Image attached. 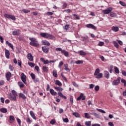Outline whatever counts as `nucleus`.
<instances>
[{
	"label": "nucleus",
	"mask_w": 126,
	"mask_h": 126,
	"mask_svg": "<svg viewBox=\"0 0 126 126\" xmlns=\"http://www.w3.org/2000/svg\"><path fill=\"white\" fill-rule=\"evenodd\" d=\"M53 75L54 77H58V74L57 73V71L53 70Z\"/></svg>",
	"instance_id": "58836bf2"
},
{
	"label": "nucleus",
	"mask_w": 126,
	"mask_h": 126,
	"mask_svg": "<svg viewBox=\"0 0 126 126\" xmlns=\"http://www.w3.org/2000/svg\"><path fill=\"white\" fill-rule=\"evenodd\" d=\"M117 41L118 42V43L119 44V45H120L121 46H123V41L119 40H117Z\"/></svg>",
	"instance_id": "69168bd1"
},
{
	"label": "nucleus",
	"mask_w": 126,
	"mask_h": 126,
	"mask_svg": "<svg viewBox=\"0 0 126 126\" xmlns=\"http://www.w3.org/2000/svg\"><path fill=\"white\" fill-rule=\"evenodd\" d=\"M14 121H15V118H14V116L11 115L9 116V124H13L14 123Z\"/></svg>",
	"instance_id": "9b49d317"
},
{
	"label": "nucleus",
	"mask_w": 126,
	"mask_h": 126,
	"mask_svg": "<svg viewBox=\"0 0 126 126\" xmlns=\"http://www.w3.org/2000/svg\"><path fill=\"white\" fill-rule=\"evenodd\" d=\"M31 76L32 80H35V79H36V76L33 73H32L31 74Z\"/></svg>",
	"instance_id": "a19ab883"
},
{
	"label": "nucleus",
	"mask_w": 126,
	"mask_h": 126,
	"mask_svg": "<svg viewBox=\"0 0 126 126\" xmlns=\"http://www.w3.org/2000/svg\"><path fill=\"white\" fill-rule=\"evenodd\" d=\"M40 60L42 62V63H43L44 64H48V63H49V60H45V59L43 58H41Z\"/></svg>",
	"instance_id": "2eb2a0df"
},
{
	"label": "nucleus",
	"mask_w": 126,
	"mask_h": 126,
	"mask_svg": "<svg viewBox=\"0 0 126 126\" xmlns=\"http://www.w3.org/2000/svg\"><path fill=\"white\" fill-rule=\"evenodd\" d=\"M0 101L1 102V103H2V104H3L4 103V98L0 97Z\"/></svg>",
	"instance_id": "774afa93"
},
{
	"label": "nucleus",
	"mask_w": 126,
	"mask_h": 126,
	"mask_svg": "<svg viewBox=\"0 0 126 126\" xmlns=\"http://www.w3.org/2000/svg\"><path fill=\"white\" fill-rule=\"evenodd\" d=\"M91 115H93V116L95 117V118H96L97 119H100V115H99L98 114H97L96 113H91Z\"/></svg>",
	"instance_id": "72a5a7b5"
},
{
	"label": "nucleus",
	"mask_w": 126,
	"mask_h": 126,
	"mask_svg": "<svg viewBox=\"0 0 126 126\" xmlns=\"http://www.w3.org/2000/svg\"><path fill=\"white\" fill-rule=\"evenodd\" d=\"M20 34V30H17L16 31H14L12 32V34L14 36H16V35H19Z\"/></svg>",
	"instance_id": "dca6fc26"
},
{
	"label": "nucleus",
	"mask_w": 126,
	"mask_h": 126,
	"mask_svg": "<svg viewBox=\"0 0 126 126\" xmlns=\"http://www.w3.org/2000/svg\"><path fill=\"white\" fill-rule=\"evenodd\" d=\"M28 64L31 66V67H34V66H35V63H32L31 62H29L28 63Z\"/></svg>",
	"instance_id": "4c0bfd02"
},
{
	"label": "nucleus",
	"mask_w": 126,
	"mask_h": 126,
	"mask_svg": "<svg viewBox=\"0 0 126 126\" xmlns=\"http://www.w3.org/2000/svg\"><path fill=\"white\" fill-rule=\"evenodd\" d=\"M73 116H75L76 118H79V114H78V113H76V112L73 113Z\"/></svg>",
	"instance_id": "603ef678"
},
{
	"label": "nucleus",
	"mask_w": 126,
	"mask_h": 126,
	"mask_svg": "<svg viewBox=\"0 0 126 126\" xmlns=\"http://www.w3.org/2000/svg\"><path fill=\"white\" fill-rule=\"evenodd\" d=\"M22 11H23V12H24V13H28L30 12V10H27L26 9H23Z\"/></svg>",
	"instance_id": "e2e57ef3"
},
{
	"label": "nucleus",
	"mask_w": 126,
	"mask_h": 126,
	"mask_svg": "<svg viewBox=\"0 0 126 126\" xmlns=\"http://www.w3.org/2000/svg\"><path fill=\"white\" fill-rule=\"evenodd\" d=\"M41 37L45 38V39H49L50 40H54L55 39V36L51 34L46 32H41L39 34Z\"/></svg>",
	"instance_id": "f257e3e1"
},
{
	"label": "nucleus",
	"mask_w": 126,
	"mask_h": 126,
	"mask_svg": "<svg viewBox=\"0 0 126 126\" xmlns=\"http://www.w3.org/2000/svg\"><path fill=\"white\" fill-rule=\"evenodd\" d=\"M55 84L56 85H58V86H60V87L63 85V84H62V82H61L59 80L55 81Z\"/></svg>",
	"instance_id": "2f4dec72"
},
{
	"label": "nucleus",
	"mask_w": 126,
	"mask_h": 126,
	"mask_svg": "<svg viewBox=\"0 0 126 126\" xmlns=\"http://www.w3.org/2000/svg\"><path fill=\"white\" fill-rule=\"evenodd\" d=\"M62 54L63 55H64V56H65V57H68V56H69V54H68V53L67 52V51H65V50H63L62 51Z\"/></svg>",
	"instance_id": "393cba45"
},
{
	"label": "nucleus",
	"mask_w": 126,
	"mask_h": 126,
	"mask_svg": "<svg viewBox=\"0 0 126 126\" xmlns=\"http://www.w3.org/2000/svg\"><path fill=\"white\" fill-rule=\"evenodd\" d=\"M4 17H5L6 18H8L9 19H12V20H14V21H15V20H16V18H15V16H13V15H9L8 14H4Z\"/></svg>",
	"instance_id": "39448f33"
},
{
	"label": "nucleus",
	"mask_w": 126,
	"mask_h": 126,
	"mask_svg": "<svg viewBox=\"0 0 126 126\" xmlns=\"http://www.w3.org/2000/svg\"><path fill=\"white\" fill-rule=\"evenodd\" d=\"M82 41H86L87 42H88V36H83L81 37Z\"/></svg>",
	"instance_id": "f704fd0d"
},
{
	"label": "nucleus",
	"mask_w": 126,
	"mask_h": 126,
	"mask_svg": "<svg viewBox=\"0 0 126 126\" xmlns=\"http://www.w3.org/2000/svg\"><path fill=\"white\" fill-rule=\"evenodd\" d=\"M42 44L43 45H44V46H48V47L51 45V44L49 41L47 40H43L42 41Z\"/></svg>",
	"instance_id": "6ab92c4d"
},
{
	"label": "nucleus",
	"mask_w": 126,
	"mask_h": 126,
	"mask_svg": "<svg viewBox=\"0 0 126 126\" xmlns=\"http://www.w3.org/2000/svg\"><path fill=\"white\" fill-rule=\"evenodd\" d=\"M104 75L105 77H106V78H107V79H109V78H110V73H109V72L107 71H104Z\"/></svg>",
	"instance_id": "5701e85b"
},
{
	"label": "nucleus",
	"mask_w": 126,
	"mask_h": 126,
	"mask_svg": "<svg viewBox=\"0 0 126 126\" xmlns=\"http://www.w3.org/2000/svg\"><path fill=\"white\" fill-rule=\"evenodd\" d=\"M98 45L99 46H100V47H102V46H103V45H104V42L100 41V42L98 43Z\"/></svg>",
	"instance_id": "680f3d73"
},
{
	"label": "nucleus",
	"mask_w": 126,
	"mask_h": 126,
	"mask_svg": "<svg viewBox=\"0 0 126 126\" xmlns=\"http://www.w3.org/2000/svg\"><path fill=\"white\" fill-rule=\"evenodd\" d=\"M113 44L114 45V47H115V48H117V49H118V48L119 47V44H118L117 43V42H116V41H113Z\"/></svg>",
	"instance_id": "a18cd8bd"
},
{
	"label": "nucleus",
	"mask_w": 126,
	"mask_h": 126,
	"mask_svg": "<svg viewBox=\"0 0 126 126\" xmlns=\"http://www.w3.org/2000/svg\"><path fill=\"white\" fill-rule=\"evenodd\" d=\"M50 124L51 125H55V124H56V120L55 119L51 120V121L50 122Z\"/></svg>",
	"instance_id": "09e8293b"
},
{
	"label": "nucleus",
	"mask_w": 126,
	"mask_h": 126,
	"mask_svg": "<svg viewBox=\"0 0 126 126\" xmlns=\"http://www.w3.org/2000/svg\"><path fill=\"white\" fill-rule=\"evenodd\" d=\"M21 78L22 81H23L25 84H26V75L24 74V73H22Z\"/></svg>",
	"instance_id": "6e6552de"
},
{
	"label": "nucleus",
	"mask_w": 126,
	"mask_h": 126,
	"mask_svg": "<svg viewBox=\"0 0 126 126\" xmlns=\"http://www.w3.org/2000/svg\"><path fill=\"white\" fill-rule=\"evenodd\" d=\"M5 43L8 46V47H10V48L12 49V50H14L13 45L11 43H9L8 41L6 40Z\"/></svg>",
	"instance_id": "b1692460"
},
{
	"label": "nucleus",
	"mask_w": 126,
	"mask_h": 126,
	"mask_svg": "<svg viewBox=\"0 0 126 126\" xmlns=\"http://www.w3.org/2000/svg\"><path fill=\"white\" fill-rule=\"evenodd\" d=\"M30 114L32 119H33L34 120H36V116H35V114H34V112H33V111H31L30 112Z\"/></svg>",
	"instance_id": "cd10ccee"
},
{
	"label": "nucleus",
	"mask_w": 126,
	"mask_h": 126,
	"mask_svg": "<svg viewBox=\"0 0 126 126\" xmlns=\"http://www.w3.org/2000/svg\"><path fill=\"white\" fill-rule=\"evenodd\" d=\"M86 27L87 28H91V29H94V30H96L97 29V28L93 25L92 24H89L86 25Z\"/></svg>",
	"instance_id": "1a4fd4ad"
},
{
	"label": "nucleus",
	"mask_w": 126,
	"mask_h": 126,
	"mask_svg": "<svg viewBox=\"0 0 126 126\" xmlns=\"http://www.w3.org/2000/svg\"><path fill=\"white\" fill-rule=\"evenodd\" d=\"M29 40L31 41L30 42V45L31 46H33V47H38L39 46V44H38V41H37V39L33 37H30Z\"/></svg>",
	"instance_id": "7ed1b4c3"
},
{
	"label": "nucleus",
	"mask_w": 126,
	"mask_h": 126,
	"mask_svg": "<svg viewBox=\"0 0 126 126\" xmlns=\"http://www.w3.org/2000/svg\"><path fill=\"white\" fill-rule=\"evenodd\" d=\"M5 56L6 59H9V56H10V53L9 52V50L6 49L5 51Z\"/></svg>",
	"instance_id": "4468645a"
},
{
	"label": "nucleus",
	"mask_w": 126,
	"mask_h": 126,
	"mask_svg": "<svg viewBox=\"0 0 126 126\" xmlns=\"http://www.w3.org/2000/svg\"><path fill=\"white\" fill-rule=\"evenodd\" d=\"M96 110L98 111V112H100V113H102L103 114H105L106 112L104 110H103V109H100L98 108H96Z\"/></svg>",
	"instance_id": "c03bdc74"
},
{
	"label": "nucleus",
	"mask_w": 126,
	"mask_h": 126,
	"mask_svg": "<svg viewBox=\"0 0 126 126\" xmlns=\"http://www.w3.org/2000/svg\"><path fill=\"white\" fill-rule=\"evenodd\" d=\"M67 6V4L66 3H64L62 6L63 9H64V8H65Z\"/></svg>",
	"instance_id": "4d7b16f0"
},
{
	"label": "nucleus",
	"mask_w": 126,
	"mask_h": 126,
	"mask_svg": "<svg viewBox=\"0 0 126 126\" xmlns=\"http://www.w3.org/2000/svg\"><path fill=\"white\" fill-rule=\"evenodd\" d=\"M99 90H100V87H99V86H96L94 87V90H95L96 92H98V91H99Z\"/></svg>",
	"instance_id": "3c124183"
},
{
	"label": "nucleus",
	"mask_w": 126,
	"mask_h": 126,
	"mask_svg": "<svg viewBox=\"0 0 126 126\" xmlns=\"http://www.w3.org/2000/svg\"><path fill=\"white\" fill-rule=\"evenodd\" d=\"M114 71H115V72L116 73H117L118 74L120 73V70H119V68H118V67L117 66L114 67Z\"/></svg>",
	"instance_id": "c9c22d12"
},
{
	"label": "nucleus",
	"mask_w": 126,
	"mask_h": 126,
	"mask_svg": "<svg viewBox=\"0 0 126 126\" xmlns=\"http://www.w3.org/2000/svg\"><path fill=\"white\" fill-rule=\"evenodd\" d=\"M9 68L11 71H13V66L11 64L9 65Z\"/></svg>",
	"instance_id": "864d4df0"
},
{
	"label": "nucleus",
	"mask_w": 126,
	"mask_h": 126,
	"mask_svg": "<svg viewBox=\"0 0 126 126\" xmlns=\"http://www.w3.org/2000/svg\"><path fill=\"white\" fill-rule=\"evenodd\" d=\"M12 94L8 95V98L11 100V101H16V97L17 96V93L15 90H12Z\"/></svg>",
	"instance_id": "f03ea898"
},
{
	"label": "nucleus",
	"mask_w": 126,
	"mask_h": 126,
	"mask_svg": "<svg viewBox=\"0 0 126 126\" xmlns=\"http://www.w3.org/2000/svg\"><path fill=\"white\" fill-rule=\"evenodd\" d=\"M27 57L28 60H29L30 62H33V56H32L31 53L28 54Z\"/></svg>",
	"instance_id": "f3484780"
},
{
	"label": "nucleus",
	"mask_w": 126,
	"mask_h": 126,
	"mask_svg": "<svg viewBox=\"0 0 126 126\" xmlns=\"http://www.w3.org/2000/svg\"><path fill=\"white\" fill-rule=\"evenodd\" d=\"M85 118H86V119H90V118H91V116H90V115H89V114L87 113H85Z\"/></svg>",
	"instance_id": "49530a36"
},
{
	"label": "nucleus",
	"mask_w": 126,
	"mask_h": 126,
	"mask_svg": "<svg viewBox=\"0 0 126 126\" xmlns=\"http://www.w3.org/2000/svg\"><path fill=\"white\" fill-rule=\"evenodd\" d=\"M72 15H73V17H74V19L75 20H76L77 19H79V17L77 16V15H76L75 14H73Z\"/></svg>",
	"instance_id": "37998d69"
},
{
	"label": "nucleus",
	"mask_w": 126,
	"mask_h": 126,
	"mask_svg": "<svg viewBox=\"0 0 126 126\" xmlns=\"http://www.w3.org/2000/svg\"><path fill=\"white\" fill-rule=\"evenodd\" d=\"M63 61H61L58 65V67L59 68H62V66H63Z\"/></svg>",
	"instance_id": "ea45409f"
},
{
	"label": "nucleus",
	"mask_w": 126,
	"mask_h": 126,
	"mask_svg": "<svg viewBox=\"0 0 126 126\" xmlns=\"http://www.w3.org/2000/svg\"><path fill=\"white\" fill-rule=\"evenodd\" d=\"M18 85L20 86V88H23L25 85L22 83V82H18Z\"/></svg>",
	"instance_id": "e433bc0d"
},
{
	"label": "nucleus",
	"mask_w": 126,
	"mask_h": 126,
	"mask_svg": "<svg viewBox=\"0 0 126 126\" xmlns=\"http://www.w3.org/2000/svg\"><path fill=\"white\" fill-rule=\"evenodd\" d=\"M17 122L18 125H21V120L19 118H17Z\"/></svg>",
	"instance_id": "bf43d9fd"
},
{
	"label": "nucleus",
	"mask_w": 126,
	"mask_h": 126,
	"mask_svg": "<svg viewBox=\"0 0 126 126\" xmlns=\"http://www.w3.org/2000/svg\"><path fill=\"white\" fill-rule=\"evenodd\" d=\"M79 54L80 56H82V57H84L87 55V53L83 51H80Z\"/></svg>",
	"instance_id": "c756f323"
},
{
	"label": "nucleus",
	"mask_w": 126,
	"mask_h": 126,
	"mask_svg": "<svg viewBox=\"0 0 126 126\" xmlns=\"http://www.w3.org/2000/svg\"><path fill=\"white\" fill-rule=\"evenodd\" d=\"M58 95H59V96H60V97H61L62 98L66 99V96L63 95V93H62L61 92L58 93Z\"/></svg>",
	"instance_id": "7c9ffc66"
},
{
	"label": "nucleus",
	"mask_w": 126,
	"mask_h": 126,
	"mask_svg": "<svg viewBox=\"0 0 126 126\" xmlns=\"http://www.w3.org/2000/svg\"><path fill=\"white\" fill-rule=\"evenodd\" d=\"M18 64L20 67H21V64H22V62L20 60H18Z\"/></svg>",
	"instance_id": "13d9d810"
},
{
	"label": "nucleus",
	"mask_w": 126,
	"mask_h": 126,
	"mask_svg": "<svg viewBox=\"0 0 126 126\" xmlns=\"http://www.w3.org/2000/svg\"><path fill=\"white\" fill-rule=\"evenodd\" d=\"M5 77L7 81H9V80H10V78H11V73H10V72H7L5 74Z\"/></svg>",
	"instance_id": "9d476101"
},
{
	"label": "nucleus",
	"mask_w": 126,
	"mask_h": 126,
	"mask_svg": "<svg viewBox=\"0 0 126 126\" xmlns=\"http://www.w3.org/2000/svg\"><path fill=\"white\" fill-rule=\"evenodd\" d=\"M68 28H69V25H66L64 26V29L67 31V30H68Z\"/></svg>",
	"instance_id": "052dcab7"
},
{
	"label": "nucleus",
	"mask_w": 126,
	"mask_h": 126,
	"mask_svg": "<svg viewBox=\"0 0 126 126\" xmlns=\"http://www.w3.org/2000/svg\"><path fill=\"white\" fill-rule=\"evenodd\" d=\"M55 50L57 51V52H61V54L63 52V50L62 48H56Z\"/></svg>",
	"instance_id": "de8ad7c7"
},
{
	"label": "nucleus",
	"mask_w": 126,
	"mask_h": 126,
	"mask_svg": "<svg viewBox=\"0 0 126 126\" xmlns=\"http://www.w3.org/2000/svg\"><path fill=\"white\" fill-rule=\"evenodd\" d=\"M49 91L51 95L53 96H56V95H57V92H55V91L52 89H51Z\"/></svg>",
	"instance_id": "412c9836"
},
{
	"label": "nucleus",
	"mask_w": 126,
	"mask_h": 126,
	"mask_svg": "<svg viewBox=\"0 0 126 126\" xmlns=\"http://www.w3.org/2000/svg\"><path fill=\"white\" fill-rule=\"evenodd\" d=\"M121 81L122 83H124L125 87H126V80L122 78Z\"/></svg>",
	"instance_id": "79ce46f5"
},
{
	"label": "nucleus",
	"mask_w": 126,
	"mask_h": 126,
	"mask_svg": "<svg viewBox=\"0 0 126 126\" xmlns=\"http://www.w3.org/2000/svg\"><path fill=\"white\" fill-rule=\"evenodd\" d=\"M110 16L111 17H117V13L111 11L110 13Z\"/></svg>",
	"instance_id": "a878e982"
},
{
	"label": "nucleus",
	"mask_w": 126,
	"mask_h": 126,
	"mask_svg": "<svg viewBox=\"0 0 126 126\" xmlns=\"http://www.w3.org/2000/svg\"><path fill=\"white\" fill-rule=\"evenodd\" d=\"M27 123H28V124H30L32 123V120H30V118H28L27 119Z\"/></svg>",
	"instance_id": "5fc2aeb1"
},
{
	"label": "nucleus",
	"mask_w": 126,
	"mask_h": 126,
	"mask_svg": "<svg viewBox=\"0 0 126 126\" xmlns=\"http://www.w3.org/2000/svg\"><path fill=\"white\" fill-rule=\"evenodd\" d=\"M0 112H1V113H3V114H5L6 113H7V109L5 108H0Z\"/></svg>",
	"instance_id": "4be33fe9"
},
{
	"label": "nucleus",
	"mask_w": 126,
	"mask_h": 126,
	"mask_svg": "<svg viewBox=\"0 0 126 126\" xmlns=\"http://www.w3.org/2000/svg\"><path fill=\"white\" fill-rule=\"evenodd\" d=\"M119 3H120L122 6H126V3L125 2L120 1Z\"/></svg>",
	"instance_id": "6e6d98bb"
},
{
	"label": "nucleus",
	"mask_w": 126,
	"mask_h": 126,
	"mask_svg": "<svg viewBox=\"0 0 126 126\" xmlns=\"http://www.w3.org/2000/svg\"><path fill=\"white\" fill-rule=\"evenodd\" d=\"M0 41L2 44H3V38L1 36H0Z\"/></svg>",
	"instance_id": "0e129e2a"
},
{
	"label": "nucleus",
	"mask_w": 126,
	"mask_h": 126,
	"mask_svg": "<svg viewBox=\"0 0 126 126\" xmlns=\"http://www.w3.org/2000/svg\"><path fill=\"white\" fill-rule=\"evenodd\" d=\"M64 69L66 70V71H70V69L68 68V64H64Z\"/></svg>",
	"instance_id": "c85d7f7f"
},
{
	"label": "nucleus",
	"mask_w": 126,
	"mask_h": 126,
	"mask_svg": "<svg viewBox=\"0 0 126 126\" xmlns=\"http://www.w3.org/2000/svg\"><path fill=\"white\" fill-rule=\"evenodd\" d=\"M19 97L20 98H22L24 100H25V99H26V96H25V95H24L23 94H19Z\"/></svg>",
	"instance_id": "473e14b6"
},
{
	"label": "nucleus",
	"mask_w": 126,
	"mask_h": 126,
	"mask_svg": "<svg viewBox=\"0 0 126 126\" xmlns=\"http://www.w3.org/2000/svg\"><path fill=\"white\" fill-rule=\"evenodd\" d=\"M42 70L43 72H48L49 71V67H47L46 65L43 66Z\"/></svg>",
	"instance_id": "a211bd4d"
},
{
	"label": "nucleus",
	"mask_w": 126,
	"mask_h": 126,
	"mask_svg": "<svg viewBox=\"0 0 126 126\" xmlns=\"http://www.w3.org/2000/svg\"><path fill=\"white\" fill-rule=\"evenodd\" d=\"M86 126H91V121H88L85 122Z\"/></svg>",
	"instance_id": "8fccbe9b"
},
{
	"label": "nucleus",
	"mask_w": 126,
	"mask_h": 126,
	"mask_svg": "<svg viewBox=\"0 0 126 126\" xmlns=\"http://www.w3.org/2000/svg\"><path fill=\"white\" fill-rule=\"evenodd\" d=\"M94 76H96V78L100 79L103 77V73H100V69L96 68L94 73Z\"/></svg>",
	"instance_id": "20e7f679"
},
{
	"label": "nucleus",
	"mask_w": 126,
	"mask_h": 126,
	"mask_svg": "<svg viewBox=\"0 0 126 126\" xmlns=\"http://www.w3.org/2000/svg\"><path fill=\"white\" fill-rule=\"evenodd\" d=\"M54 89L57 91L62 92V91H63V88H61L60 87H57L55 86Z\"/></svg>",
	"instance_id": "bb28decb"
},
{
	"label": "nucleus",
	"mask_w": 126,
	"mask_h": 126,
	"mask_svg": "<svg viewBox=\"0 0 126 126\" xmlns=\"http://www.w3.org/2000/svg\"><path fill=\"white\" fill-rule=\"evenodd\" d=\"M111 30L114 32H118L119 31V27L113 26L112 27Z\"/></svg>",
	"instance_id": "aec40b11"
},
{
	"label": "nucleus",
	"mask_w": 126,
	"mask_h": 126,
	"mask_svg": "<svg viewBox=\"0 0 126 126\" xmlns=\"http://www.w3.org/2000/svg\"><path fill=\"white\" fill-rule=\"evenodd\" d=\"M86 99V96L84 95V94L81 93L79 96V100H82V101H85Z\"/></svg>",
	"instance_id": "f8f14e48"
},
{
	"label": "nucleus",
	"mask_w": 126,
	"mask_h": 126,
	"mask_svg": "<svg viewBox=\"0 0 126 126\" xmlns=\"http://www.w3.org/2000/svg\"><path fill=\"white\" fill-rule=\"evenodd\" d=\"M63 122H64V123H68V119L67 118L63 119Z\"/></svg>",
	"instance_id": "338daca9"
},
{
	"label": "nucleus",
	"mask_w": 126,
	"mask_h": 126,
	"mask_svg": "<svg viewBox=\"0 0 126 126\" xmlns=\"http://www.w3.org/2000/svg\"><path fill=\"white\" fill-rule=\"evenodd\" d=\"M112 11H113V8L108 7L105 10H103L102 13H103V14H109V13H110Z\"/></svg>",
	"instance_id": "423d86ee"
},
{
	"label": "nucleus",
	"mask_w": 126,
	"mask_h": 126,
	"mask_svg": "<svg viewBox=\"0 0 126 126\" xmlns=\"http://www.w3.org/2000/svg\"><path fill=\"white\" fill-rule=\"evenodd\" d=\"M42 51L45 54H48L49 53V47H47V46H44L42 47Z\"/></svg>",
	"instance_id": "ddd939ff"
},
{
	"label": "nucleus",
	"mask_w": 126,
	"mask_h": 126,
	"mask_svg": "<svg viewBox=\"0 0 126 126\" xmlns=\"http://www.w3.org/2000/svg\"><path fill=\"white\" fill-rule=\"evenodd\" d=\"M121 82V77H118L116 80H114L112 82L113 85H119L120 84V82Z\"/></svg>",
	"instance_id": "0eeeda50"
}]
</instances>
